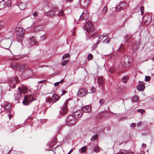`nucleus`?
I'll return each instance as SVG.
<instances>
[{
    "label": "nucleus",
    "instance_id": "nucleus-1",
    "mask_svg": "<svg viewBox=\"0 0 154 154\" xmlns=\"http://www.w3.org/2000/svg\"><path fill=\"white\" fill-rule=\"evenodd\" d=\"M129 59L127 56H125L122 57L121 59V64L124 68H128L130 65L129 62Z\"/></svg>",
    "mask_w": 154,
    "mask_h": 154
},
{
    "label": "nucleus",
    "instance_id": "nucleus-2",
    "mask_svg": "<svg viewBox=\"0 0 154 154\" xmlns=\"http://www.w3.org/2000/svg\"><path fill=\"white\" fill-rule=\"evenodd\" d=\"M24 98L22 103L24 105H28L32 101L35 100V99L32 95H25Z\"/></svg>",
    "mask_w": 154,
    "mask_h": 154
},
{
    "label": "nucleus",
    "instance_id": "nucleus-3",
    "mask_svg": "<svg viewBox=\"0 0 154 154\" xmlns=\"http://www.w3.org/2000/svg\"><path fill=\"white\" fill-rule=\"evenodd\" d=\"M60 98V97L58 96L56 94H54L51 97H48L46 99L47 103L50 101L51 103H54L58 101Z\"/></svg>",
    "mask_w": 154,
    "mask_h": 154
},
{
    "label": "nucleus",
    "instance_id": "nucleus-4",
    "mask_svg": "<svg viewBox=\"0 0 154 154\" xmlns=\"http://www.w3.org/2000/svg\"><path fill=\"white\" fill-rule=\"evenodd\" d=\"M69 100H66L64 103L61 109L59 111L60 114L64 115L66 114L67 112V105Z\"/></svg>",
    "mask_w": 154,
    "mask_h": 154
},
{
    "label": "nucleus",
    "instance_id": "nucleus-5",
    "mask_svg": "<svg viewBox=\"0 0 154 154\" xmlns=\"http://www.w3.org/2000/svg\"><path fill=\"white\" fill-rule=\"evenodd\" d=\"M75 122V118L73 115H69L66 118V123L68 125H73Z\"/></svg>",
    "mask_w": 154,
    "mask_h": 154
},
{
    "label": "nucleus",
    "instance_id": "nucleus-6",
    "mask_svg": "<svg viewBox=\"0 0 154 154\" xmlns=\"http://www.w3.org/2000/svg\"><path fill=\"white\" fill-rule=\"evenodd\" d=\"M11 67L13 69L16 68L18 70L22 71V69L24 68V65H20V64L13 63L11 65Z\"/></svg>",
    "mask_w": 154,
    "mask_h": 154
},
{
    "label": "nucleus",
    "instance_id": "nucleus-7",
    "mask_svg": "<svg viewBox=\"0 0 154 154\" xmlns=\"http://www.w3.org/2000/svg\"><path fill=\"white\" fill-rule=\"evenodd\" d=\"M85 26V29L87 32H92L94 30L93 25L90 22H87Z\"/></svg>",
    "mask_w": 154,
    "mask_h": 154
},
{
    "label": "nucleus",
    "instance_id": "nucleus-8",
    "mask_svg": "<svg viewBox=\"0 0 154 154\" xmlns=\"http://www.w3.org/2000/svg\"><path fill=\"white\" fill-rule=\"evenodd\" d=\"M16 34L19 36H20L22 37L23 36L24 32V30L22 28L20 27H17L15 29Z\"/></svg>",
    "mask_w": 154,
    "mask_h": 154
},
{
    "label": "nucleus",
    "instance_id": "nucleus-9",
    "mask_svg": "<svg viewBox=\"0 0 154 154\" xmlns=\"http://www.w3.org/2000/svg\"><path fill=\"white\" fill-rule=\"evenodd\" d=\"M152 19L151 16L149 15H146L143 17V20L145 24L147 25L151 22Z\"/></svg>",
    "mask_w": 154,
    "mask_h": 154
},
{
    "label": "nucleus",
    "instance_id": "nucleus-10",
    "mask_svg": "<svg viewBox=\"0 0 154 154\" xmlns=\"http://www.w3.org/2000/svg\"><path fill=\"white\" fill-rule=\"evenodd\" d=\"M15 80L14 78L13 77L10 78L9 79V86L11 88H14L15 87V84L14 82Z\"/></svg>",
    "mask_w": 154,
    "mask_h": 154
},
{
    "label": "nucleus",
    "instance_id": "nucleus-11",
    "mask_svg": "<svg viewBox=\"0 0 154 154\" xmlns=\"http://www.w3.org/2000/svg\"><path fill=\"white\" fill-rule=\"evenodd\" d=\"M126 6V4L125 2H122L119 6L116 8L115 10L116 11H119L122 9L125 8Z\"/></svg>",
    "mask_w": 154,
    "mask_h": 154
},
{
    "label": "nucleus",
    "instance_id": "nucleus-12",
    "mask_svg": "<svg viewBox=\"0 0 154 154\" xmlns=\"http://www.w3.org/2000/svg\"><path fill=\"white\" fill-rule=\"evenodd\" d=\"M90 0H79L80 5L84 8H86L89 3Z\"/></svg>",
    "mask_w": 154,
    "mask_h": 154
},
{
    "label": "nucleus",
    "instance_id": "nucleus-13",
    "mask_svg": "<svg viewBox=\"0 0 154 154\" xmlns=\"http://www.w3.org/2000/svg\"><path fill=\"white\" fill-rule=\"evenodd\" d=\"M145 88L144 83L142 82H140L137 86V89L141 91L144 90Z\"/></svg>",
    "mask_w": 154,
    "mask_h": 154
},
{
    "label": "nucleus",
    "instance_id": "nucleus-14",
    "mask_svg": "<svg viewBox=\"0 0 154 154\" xmlns=\"http://www.w3.org/2000/svg\"><path fill=\"white\" fill-rule=\"evenodd\" d=\"M82 115V112L81 111L77 110L74 112V115L76 118H79L81 117Z\"/></svg>",
    "mask_w": 154,
    "mask_h": 154
},
{
    "label": "nucleus",
    "instance_id": "nucleus-15",
    "mask_svg": "<svg viewBox=\"0 0 154 154\" xmlns=\"http://www.w3.org/2000/svg\"><path fill=\"white\" fill-rule=\"evenodd\" d=\"M57 8H56L55 9V10L54 11H48V13H47V15L48 16H52L55 14H57Z\"/></svg>",
    "mask_w": 154,
    "mask_h": 154
},
{
    "label": "nucleus",
    "instance_id": "nucleus-16",
    "mask_svg": "<svg viewBox=\"0 0 154 154\" xmlns=\"http://www.w3.org/2000/svg\"><path fill=\"white\" fill-rule=\"evenodd\" d=\"M104 79L102 77H99L97 79L98 83L99 86H102L104 83Z\"/></svg>",
    "mask_w": 154,
    "mask_h": 154
},
{
    "label": "nucleus",
    "instance_id": "nucleus-17",
    "mask_svg": "<svg viewBox=\"0 0 154 154\" xmlns=\"http://www.w3.org/2000/svg\"><path fill=\"white\" fill-rule=\"evenodd\" d=\"M27 88L25 87H22L21 88H18V92H20L21 93L26 94L27 93Z\"/></svg>",
    "mask_w": 154,
    "mask_h": 154
},
{
    "label": "nucleus",
    "instance_id": "nucleus-18",
    "mask_svg": "<svg viewBox=\"0 0 154 154\" xmlns=\"http://www.w3.org/2000/svg\"><path fill=\"white\" fill-rule=\"evenodd\" d=\"M91 107L88 106H85L82 107V111L85 112H88L91 110Z\"/></svg>",
    "mask_w": 154,
    "mask_h": 154
},
{
    "label": "nucleus",
    "instance_id": "nucleus-19",
    "mask_svg": "<svg viewBox=\"0 0 154 154\" xmlns=\"http://www.w3.org/2000/svg\"><path fill=\"white\" fill-rule=\"evenodd\" d=\"M18 6L21 10H23L26 8L27 4L25 3H20Z\"/></svg>",
    "mask_w": 154,
    "mask_h": 154
},
{
    "label": "nucleus",
    "instance_id": "nucleus-20",
    "mask_svg": "<svg viewBox=\"0 0 154 154\" xmlns=\"http://www.w3.org/2000/svg\"><path fill=\"white\" fill-rule=\"evenodd\" d=\"M22 94L20 92H18L15 95V100H19L22 98Z\"/></svg>",
    "mask_w": 154,
    "mask_h": 154
},
{
    "label": "nucleus",
    "instance_id": "nucleus-21",
    "mask_svg": "<svg viewBox=\"0 0 154 154\" xmlns=\"http://www.w3.org/2000/svg\"><path fill=\"white\" fill-rule=\"evenodd\" d=\"M140 45V42L139 41H135L133 45V48L136 50L138 49Z\"/></svg>",
    "mask_w": 154,
    "mask_h": 154
},
{
    "label": "nucleus",
    "instance_id": "nucleus-22",
    "mask_svg": "<svg viewBox=\"0 0 154 154\" xmlns=\"http://www.w3.org/2000/svg\"><path fill=\"white\" fill-rule=\"evenodd\" d=\"M11 108V104L6 103L4 105V108L6 111H8Z\"/></svg>",
    "mask_w": 154,
    "mask_h": 154
},
{
    "label": "nucleus",
    "instance_id": "nucleus-23",
    "mask_svg": "<svg viewBox=\"0 0 154 154\" xmlns=\"http://www.w3.org/2000/svg\"><path fill=\"white\" fill-rule=\"evenodd\" d=\"M110 38L109 37L106 36V37L102 41V42L104 44L109 43L110 41Z\"/></svg>",
    "mask_w": 154,
    "mask_h": 154
},
{
    "label": "nucleus",
    "instance_id": "nucleus-24",
    "mask_svg": "<svg viewBox=\"0 0 154 154\" xmlns=\"http://www.w3.org/2000/svg\"><path fill=\"white\" fill-rule=\"evenodd\" d=\"M84 11L82 13V14L81 15H80V20H87L88 17V15H87L86 17V16H85V17H84Z\"/></svg>",
    "mask_w": 154,
    "mask_h": 154
},
{
    "label": "nucleus",
    "instance_id": "nucleus-25",
    "mask_svg": "<svg viewBox=\"0 0 154 154\" xmlns=\"http://www.w3.org/2000/svg\"><path fill=\"white\" fill-rule=\"evenodd\" d=\"M29 42H32V45H35V44L37 42L35 40V38L33 37H32L29 39Z\"/></svg>",
    "mask_w": 154,
    "mask_h": 154
},
{
    "label": "nucleus",
    "instance_id": "nucleus-26",
    "mask_svg": "<svg viewBox=\"0 0 154 154\" xmlns=\"http://www.w3.org/2000/svg\"><path fill=\"white\" fill-rule=\"evenodd\" d=\"M106 37V36L105 35H100L99 37H98V39L97 41V42H99V43L101 41H103L104 38H105Z\"/></svg>",
    "mask_w": 154,
    "mask_h": 154
},
{
    "label": "nucleus",
    "instance_id": "nucleus-27",
    "mask_svg": "<svg viewBox=\"0 0 154 154\" xmlns=\"http://www.w3.org/2000/svg\"><path fill=\"white\" fill-rule=\"evenodd\" d=\"M128 79H129V77L128 76H124L122 78V81L123 82L126 83L127 82Z\"/></svg>",
    "mask_w": 154,
    "mask_h": 154
},
{
    "label": "nucleus",
    "instance_id": "nucleus-28",
    "mask_svg": "<svg viewBox=\"0 0 154 154\" xmlns=\"http://www.w3.org/2000/svg\"><path fill=\"white\" fill-rule=\"evenodd\" d=\"M57 15L59 16H63L64 14L63 11L62 10L58 11V12L57 13Z\"/></svg>",
    "mask_w": 154,
    "mask_h": 154
},
{
    "label": "nucleus",
    "instance_id": "nucleus-29",
    "mask_svg": "<svg viewBox=\"0 0 154 154\" xmlns=\"http://www.w3.org/2000/svg\"><path fill=\"white\" fill-rule=\"evenodd\" d=\"M131 35H126L124 37V39L125 42H126L131 37Z\"/></svg>",
    "mask_w": 154,
    "mask_h": 154
},
{
    "label": "nucleus",
    "instance_id": "nucleus-30",
    "mask_svg": "<svg viewBox=\"0 0 154 154\" xmlns=\"http://www.w3.org/2000/svg\"><path fill=\"white\" fill-rule=\"evenodd\" d=\"M99 44V42H97L96 43L94 44L92 47V50H95Z\"/></svg>",
    "mask_w": 154,
    "mask_h": 154
},
{
    "label": "nucleus",
    "instance_id": "nucleus-31",
    "mask_svg": "<svg viewBox=\"0 0 154 154\" xmlns=\"http://www.w3.org/2000/svg\"><path fill=\"white\" fill-rule=\"evenodd\" d=\"M139 98L138 97L137 95L135 96L132 98V100L134 102H137L139 100Z\"/></svg>",
    "mask_w": 154,
    "mask_h": 154
},
{
    "label": "nucleus",
    "instance_id": "nucleus-32",
    "mask_svg": "<svg viewBox=\"0 0 154 154\" xmlns=\"http://www.w3.org/2000/svg\"><path fill=\"white\" fill-rule=\"evenodd\" d=\"M94 151L96 152H97L100 151V147L98 146H95L94 149Z\"/></svg>",
    "mask_w": 154,
    "mask_h": 154
},
{
    "label": "nucleus",
    "instance_id": "nucleus-33",
    "mask_svg": "<svg viewBox=\"0 0 154 154\" xmlns=\"http://www.w3.org/2000/svg\"><path fill=\"white\" fill-rule=\"evenodd\" d=\"M6 5L7 7H9L11 5V2L10 0H7L5 2V4Z\"/></svg>",
    "mask_w": 154,
    "mask_h": 154
},
{
    "label": "nucleus",
    "instance_id": "nucleus-34",
    "mask_svg": "<svg viewBox=\"0 0 154 154\" xmlns=\"http://www.w3.org/2000/svg\"><path fill=\"white\" fill-rule=\"evenodd\" d=\"M77 95L80 97L83 96V93L82 91H81V89H79V91L77 92Z\"/></svg>",
    "mask_w": 154,
    "mask_h": 154
},
{
    "label": "nucleus",
    "instance_id": "nucleus-35",
    "mask_svg": "<svg viewBox=\"0 0 154 154\" xmlns=\"http://www.w3.org/2000/svg\"><path fill=\"white\" fill-rule=\"evenodd\" d=\"M98 136V135L97 134L94 135L92 137V138H91V140L93 141L95 140L97 138Z\"/></svg>",
    "mask_w": 154,
    "mask_h": 154
},
{
    "label": "nucleus",
    "instance_id": "nucleus-36",
    "mask_svg": "<svg viewBox=\"0 0 154 154\" xmlns=\"http://www.w3.org/2000/svg\"><path fill=\"white\" fill-rule=\"evenodd\" d=\"M108 10V8L107 7V6H105L103 8V11H102V13L103 14H105L107 11Z\"/></svg>",
    "mask_w": 154,
    "mask_h": 154
},
{
    "label": "nucleus",
    "instance_id": "nucleus-37",
    "mask_svg": "<svg viewBox=\"0 0 154 154\" xmlns=\"http://www.w3.org/2000/svg\"><path fill=\"white\" fill-rule=\"evenodd\" d=\"M70 57V54H66L63 55L62 57V59H64V58H69Z\"/></svg>",
    "mask_w": 154,
    "mask_h": 154
},
{
    "label": "nucleus",
    "instance_id": "nucleus-38",
    "mask_svg": "<svg viewBox=\"0 0 154 154\" xmlns=\"http://www.w3.org/2000/svg\"><path fill=\"white\" fill-rule=\"evenodd\" d=\"M81 91H82L83 93L84 96L87 93V90L85 88H82L81 89Z\"/></svg>",
    "mask_w": 154,
    "mask_h": 154
},
{
    "label": "nucleus",
    "instance_id": "nucleus-39",
    "mask_svg": "<svg viewBox=\"0 0 154 154\" xmlns=\"http://www.w3.org/2000/svg\"><path fill=\"white\" fill-rule=\"evenodd\" d=\"M74 20L75 22L78 21L79 20H80V15L76 16L74 19Z\"/></svg>",
    "mask_w": 154,
    "mask_h": 154
},
{
    "label": "nucleus",
    "instance_id": "nucleus-40",
    "mask_svg": "<svg viewBox=\"0 0 154 154\" xmlns=\"http://www.w3.org/2000/svg\"><path fill=\"white\" fill-rule=\"evenodd\" d=\"M137 111L140 112L142 115L144 114L145 112V111L144 110L141 109H138Z\"/></svg>",
    "mask_w": 154,
    "mask_h": 154
},
{
    "label": "nucleus",
    "instance_id": "nucleus-41",
    "mask_svg": "<svg viewBox=\"0 0 154 154\" xmlns=\"http://www.w3.org/2000/svg\"><path fill=\"white\" fill-rule=\"evenodd\" d=\"M140 9L141 12V14L142 15L144 13V8L143 6H142L140 7Z\"/></svg>",
    "mask_w": 154,
    "mask_h": 154
},
{
    "label": "nucleus",
    "instance_id": "nucleus-42",
    "mask_svg": "<svg viewBox=\"0 0 154 154\" xmlns=\"http://www.w3.org/2000/svg\"><path fill=\"white\" fill-rule=\"evenodd\" d=\"M93 58V56L91 54H89L88 55V60H91Z\"/></svg>",
    "mask_w": 154,
    "mask_h": 154
},
{
    "label": "nucleus",
    "instance_id": "nucleus-43",
    "mask_svg": "<svg viewBox=\"0 0 154 154\" xmlns=\"http://www.w3.org/2000/svg\"><path fill=\"white\" fill-rule=\"evenodd\" d=\"M151 79V77L149 76H146L145 77V81L146 82H148Z\"/></svg>",
    "mask_w": 154,
    "mask_h": 154
},
{
    "label": "nucleus",
    "instance_id": "nucleus-44",
    "mask_svg": "<svg viewBox=\"0 0 154 154\" xmlns=\"http://www.w3.org/2000/svg\"><path fill=\"white\" fill-rule=\"evenodd\" d=\"M90 90L91 91V93H94L96 91L95 88L94 87H92L91 88Z\"/></svg>",
    "mask_w": 154,
    "mask_h": 154
},
{
    "label": "nucleus",
    "instance_id": "nucleus-45",
    "mask_svg": "<svg viewBox=\"0 0 154 154\" xmlns=\"http://www.w3.org/2000/svg\"><path fill=\"white\" fill-rule=\"evenodd\" d=\"M86 147L85 146H83L81 148V151L82 152H84L86 151Z\"/></svg>",
    "mask_w": 154,
    "mask_h": 154
},
{
    "label": "nucleus",
    "instance_id": "nucleus-46",
    "mask_svg": "<svg viewBox=\"0 0 154 154\" xmlns=\"http://www.w3.org/2000/svg\"><path fill=\"white\" fill-rule=\"evenodd\" d=\"M5 23L2 21H0V29L3 27L5 25Z\"/></svg>",
    "mask_w": 154,
    "mask_h": 154
},
{
    "label": "nucleus",
    "instance_id": "nucleus-47",
    "mask_svg": "<svg viewBox=\"0 0 154 154\" xmlns=\"http://www.w3.org/2000/svg\"><path fill=\"white\" fill-rule=\"evenodd\" d=\"M46 37V35H43L40 37L42 41H44Z\"/></svg>",
    "mask_w": 154,
    "mask_h": 154
},
{
    "label": "nucleus",
    "instance_id": "nucleus-48",
    "mask_svg": "<svg viewBox=\"0 0 154 154\" xmlns=\"http://www.w3.org/2000/svg\"><path fill=\"white\" fill-rule=\"evenodd\" d=\"M68 62V60H63L62 63L61 65L62 66H65L66 65V63L67 62Z\"/></svg>",
    "mask_w": 154,
    "mask_h": 154
},
{
    "label": "nucleus",
    "instance_id": "nucleus-49",
    "mask_svg": "<svg viewBox=\"0 0 154 154\" xmlns=\"http://www.w3.org/2000/svg\"><path fill=\"white\" fill-rule=\"evenodd\" d=\"M104 101L103 99H100L99 101L101 105H102L104 103Z\"/></svg>",
    "mask_w": 154,
    "mask_h": 154
},
{
    "label": "nucleus",
    "instance_id": "nucleus-50",
    "mask_svg": "<svg viewBox=\"0 0 154 154\" xmlns=\"http://www.w3.org/2000/svg\"><path fill=\"white\" fill-rule=\"evenodd\" d=\"M62 94L61 95V96L63 95H64V94H65L66 93V91L64 90H63L62 91Z\"/></svg>",
    "mask_w": 154,
    "mask_h": 154
},
{
    "label": "nucleus",
    "instance_id": "nucleus-51",
    "mask_svg": "<svg viewBox=\"0 0 154 154\" xmlns=\"http://www.w3.org/2000/svg\"><path fill=\"white\" fill-rule=\"evenodd\" d=\"M38 15V13L34 11L33 13V15L35 17H36Z\"/></svg>",
    "mask_w": 154,
    "mask_h": 154
},
{
    "label": "nucleus",
    "instance_id": "nucleus-52",
    "mask_svg": "<svg viewBox=\"0 0 154 154\" xmlns=\"http://www.w3.org/2000/svg\"><path fill=\"white\" fill-rule=\"evenodd\" d=\"M121 47L119 48V49L120 51H123L124 50V48L122 47V44L121 45Z\"/></svg>",
    "mask_w": 154,
    "mask_h": 154
},
{
    "label": "nucleus",
    "instance_id": "nucleus-53",
    "mask_svg": "<svg viewBox=\"0 0 154 154\" xmlns=\"http://www.w3.org/2000/svg\"><path fill=\"white\" fill-rule=\"evenodd\" d=\"M135 126V124L134 123H131L130 125V126L131 127H134Z\"/></svg>",
    "mask_w": 154,
    "mask_h": 154
},
{
    "label": "nucleus",
    "instance_id": "nucleus-54",
    "mask_svg": "<svg viewBox=\"0 0 154 154\" xmlns=\"http://www.w3.org/2000/svg\"><path fill=\"white\" fill-rule=\"evenodd\" d=\"M45 81V80L40 81H38V84H40L41 83H43Z\"/></svg>",
    "mask_w": 154,
    "mask_h": 154
},
{
    "label": "nucleus",
    "instance_id": "nucleus-55",
    "mask_svg": "<svg viewBox=\"0 0 154 154\" xmlns=\"http://www.w3.org/2000/svg\"><path fill=\"white\" fill-rule=\"evenodd\" d=\"M60 83V82H59L55 83H54V85H55V86H57L59 85Z\"/></svg>",
    "mask_w": 154,
    "mask_h": 154
},
{
    "label": "nucleus",
    "instance_id": "nucleus-56",
    "mask_svg": "<svg viewBox=\"0 0 154 154\" xmlns=\"http://www.w3.org/2000/svg\"><path fill=\"white\" fill-rule=\"evenodd\" d=\"M109 71L111 73H113L114 72V69L113 70L112 69H109Z\"/></svg>",
    "mask_w": 154,
    "mask_h": 154
},
{
    "label": "nucleus",
    "instance_id": "nucleus-57",
    "mask_svg": "<svg viewBox=\"0 0 154 154\" xmlns=\"http://www.w3.org/2000/svg\"><path fill=\"white\" fill-rule=\"evenodd\" d=\"M124 150H120V151H119V152L118 154H123V151Z\"/></svg>",
    "mask_w": 154,
    "mask_h": 154
},
{
    "label": "nucleus",
    "instance_id": "nucleus-58",
    "mask_svg": "<svg viewBox=\"0 0 154 154\" xmlns=\"http://www.w3.org/2000/svg\"><path fill=\"white\" fill-rule=\"evenodd\" d=\"M142 123H141V122H138L137 124V127H139V126H140V125H141Z\"/></svg>",
    "mask_w": 154,
    "mask_h": 154
},
{
    "label": "nucleus",
    "instance_id": "nucleus-59",
    "mask_svg": "<svg viewBox=\"0 0 154 154\" xmlns=\"http://www.w3.org/2000/svg\"><path fill=\"white\" fill-rule=\"evenodd\" d=\"M146 145L145 143H142V146L143 148H145L146 147Z\"/></svg>",
    "mask_w": 154,
    "mask_h": 154
},
{
    "label": "nucleus",
    "instance_id": "nucleus-60",
    "mask_svg": "<svg viewBox=\"0 0 154 154\" xmlns=\"http://www.w3.org/2000/svg\"><path fill=\"white\" fill-rule=\"evenodd\" d=\"M8 116L9 117V119H10L12 118V115L9 114L8 115Z\"/></svg>",
    "mask_w": 154,
    "mask_h": 154
},
{
    "label": "nucleus",
    "instance_id": "nucleus-61",
    "mask_svg": "<svg viewBox=\"0 0 154 154\" xmlns=\"http://www.w3.org/2000/svg\"><path fill=\"white\" fill-rule=\"evenodd\" d=\"M123 151H123V154H126V153H127V151L125 150H124Z\"/></svg>",
    "mask_w": 154,
    "mask_h": 154
},
{
    "label": "nucleus",
    "instance_id": "nucleus-62",
    "mask_svg": "<svg viewBox=\"0 0 154 154\" xmlns=\"http://www.w3.org/2000/svg\"><path fill=\"white\" fill-rule=\"evenodd\" d=\"M72 152V149H71L69 152L67 154H70L71 152Z\"/></svg>",
    "mask_w": 154,
    "mask_h": 154
},
{
    "label": "nucleus",
    "instance_id": "nucleus-63",
    "mask_svg": "<svg viewBox=\"0 0 154 154\" xmlns=\"http://www.w3.org/2000/svg\"><path fill=\"white\" fill-rule=\"evenodd\" d=\"M85 15L86 16V17H87V15H88V14H85L84 13V17H85Z\"/></svg>",
    "mask_w": 154,
    "mask_h": 154
},
{
    "label": "nucleus",
    "instance_id": "nucleus-64",
    "mask_svg": "<svg viewBox=\"0 0 154 154\" xmlns=\"http://www.w3.org/2000/svg\"><path fill=\"white\" fill-rule=\"evenodd\" d=\"M111 128V127L110 126H108L107 128V129L108 130H110Z\"/></svg>",
    "mask_w": 154,
    "mask_h": 154
}]
</instances>
